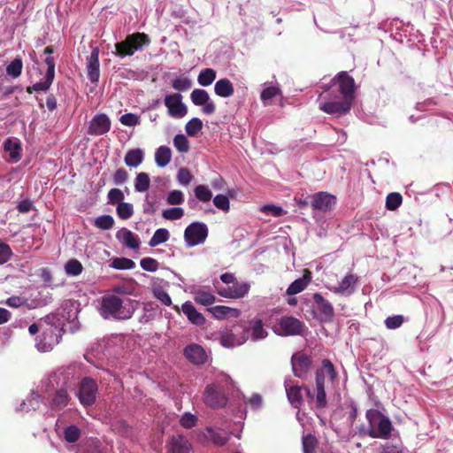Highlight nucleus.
<instances>
[{
  "mask_svg": "<svg viewBox=\"0 0 453 453\" xmlns=\"http://www.w3.org/2000/svg\"><path fill=\"white\" fill-rule=\"evenodd\" d=\"M365 417L369 423L367 434L371 438L388 439L389 437L393 426L388 417L374 409L368 410L365 413Z\"/></svg>",
  "mask_w": 453,
  "mask_h": 453,
  "instance_id": "1",
  "label": "nucleus"
},
{
  "mask_svg": "<svg viewBox=\"0 0 453 453\" xmlns=\"http://www.w3.org/2000/svg\"><path fill=\"white\" fill-rule=\"evenodd\" d=\"M133 313L134 310L123 306V302L118 296L107 295L102 299L101 315L104 319L125 320L130 319Z\"/></svg>",
  "mask_w": 453,
  "mask_h": 453,
  "instance_id": "2",
  "label": "nucleus"
},
{
  "mask_svg": "<svg viewBox=\"0 0 453 453\" xmlns=\"http://www.w3.org/2000/svg\"><path fill=\"white\" fill-rule=\"evenodd\" d=\"M150 42V39L148 35L136 32L128 35L124 41L115 43L116 51L114 54L119 58L130 57Z\"/></svg>",
  "mask_w": 453,
  "mask_h": 453,
  "instance_id": "3",
  "label": "nucleus"
},
{
  "mask_svg": "<svg viewBox=\"0 0 453 453\" xmlns=\"http://www.w3.org/2000/svg\"><path fill=\"white\" fill-rule=\"evenodd\" d=\"M319 98L320 100L319 104V110L336 117L348 113L353 104V102L349 101V99L338 96L327 97L324 94H320Z\"/></svg>",
  "mask_w": 453,
  "mask_h": 453,
  "instance_id": "4",
  "label": "nucleus"
},
{
  "mask_svg": "<svg viewBox=\"0 0 453 453\" xmlns=\"http://www.w3.org/2000/svg\"><path fill=\"white\" fill-rule=\"evenodd\" d=\"M249 339V329L242 325H234L221 334L220 343L226 348L239 346Z\"/></svg>",
  "mask_w": 453,
  "mask_h": 453,
  "instance_id": "5",
  "label": "nucleus"
},
{
  "mask_svg": "<svg viewBox=\"0 0 453 453\" xmlns=\"http://www.w3.org/2000/svg\"><path fill=\"white\" fill-rule=\"evenodd\" d=\"M331 86H337L341 96L354 102L356 83L352 76L347 72L338 73L330 81Z\"/></svg>",
  "mask_w": 453,
  "mask_h": 453,
  "instance_id": "6",
  "label": "nucleus"
},
{
  "mask_svg": "<svg viewBox=\"0 0 453 453\" xmlns=\"http://www.w3.org/2000/svg\"><path fill=\"white\" fill-rule=\"evenodd\" d=\"M203 401L204 404L212 409L224 407L227 398L223 392L222 387L217 384H209L205 387Z\"/></svg>",
  "mask_w": 453,
  "mask_h": 453,
  "instance_id": "7",
  "label": "nucleus"
},
{
  "mask_svg": "<svg viewBox=\"0 0 453 453\" xmlns=\"http://www.w3.org/2000/svg\"><path fill=\"white\" fill-rule=\"evenodd\" d=\"M208 235V228L204 223L193 222L184 232V239L188 247H194L203 243Z\"/></svg>",
  "mask_w": 453,
  "mask_h": 453,
  "instance_id": "8",
  "label": "nucleus"
},
{
  "mask_svg": "<svg viewBox=\"0 0 453 453\" xmlns=\"http://www.w3.org/2000/svg\"><path fill=\"white\" fill-rule=\"evenodd\" d=\"M98 387L95 380L86 377L80 383L77 396L83 406H90L95 403Z\"/></svg>",
  "mask_w": 453,
  "mask_h": 453,
  "instance_id": "9",
  "label": "nucleus"
},
{
  "mask_svg": "<svg viewBox=\"0 0 453 453\" xmlns=\"http://www.w3.org/2000/svg\"><path fill=\"white\" fill-rule=\"evenodd\" d=\"M291 365L294 375L303 379L311 368L312 358L304 352L298 351L293 354Z\"/></svg>",
  "mask_w": 453,
  "mask_h": 453,
  "instance_id": "10",
  "label": "nucleus"
},
{
  "mask_svg": "<svg viewBox=\"0 0 453 453\" xmlns=\"http://www.w3.org/2000/svg\"><path fill=\"white\" fill-rule=\"evenodd\" d=\"M164 103L169 115L173 118H182L188 112L187 106L182 103V96L180 93L166 95Z\"/></svg>",
  "mask_w": 453,
  "mask_h": 453,
  "instance_id": "11",
  "label": "nucleus"
},
{
  "mask_svg": "<svg viewBox=\"0 0 453 453\" xmlns=\"http://www.w3.org/2000/svg\"><path fill=\"white\" fill-rule=\"evenodd\" d=\"M311 207L323 212L333 210L336 204V197L327 192L320 191L311 196Z\"/></svg>",
  "mask_w": 453,
  "mask_h": 453,
  "instance_id": "12",
  "label": "nucleus"
},
{
  "mask_svg": "<svg viewBox=\"0 0 453 453\" xmlns=\"http://www.w3.org/2000/svg\"><path fill=\"white\" fill-rule=\"evenodd\" d=\"M190 98L196 106H203V112L211 115L216 111V104L210 99L208 92L202 88H196L191 92Z\"/></svg>",
  "mask_w": 453,
  "mask_h": 453,
  "instance_id": "13",
  "label": "nucleus"
},
{
  "mask_svg": "<svg viewBox=\"0 0 453 453\" xmlns=\"http://www.w3.org/2000/svg\"><path fill=\"white\" fill-rule=\"evenodd\" d=\"M111 129V120L104 113L95 115L89 122L88 134L91 135H103Z\"/></svg>",
  "mask_w": 453,
  "mask_h": 453,
  "instance_id": "14",
  "label": "nucleus"
},
{
  "mask_svg": "<svg viewBox=\"0 0 453 453\" xmlns=\"http://www.w3.org/2000/svg\"><path fill=\"white\" fill-rule=\"evenodd\" d=\"M184 357L196 365H203L207 360V355L203 348L196 343L187 345L183 349Z\"/></svg>",
  "mask_w": 453,
  "mask_h": 453,
  "instance_id": "15",
  "label": "nucleus"
},
{
  "mask_svg": "<svg viewBox=\"0 0 453 453\" xmlns=\"http://www.w3.org/2000/svg\"><path fill=\"white\" fill-rule=\"evenodd\" d=\"M191 442L182 434L173 435L167 443L168 453H190Z\"/></svg>",
  "mask_w": 453,
  "mask_h": 453,
  "instance_id": "16",
  "label": "nucleus"
},
{
  "mask_svg": "<svg viewBox=\"0 0 453 453\" xmlns=\"http://www.w3.org/2000/svg\"><path fill=\"white\" fill-rule=\"evenodd\" d=\"M358 281V277L353 273L347 274L338 286L329 288L334 294L342 296H350L355 291V287Z\"/></svg>",
  "mask_w": 453,
  "mask_h": 453,
  "instance_id": "17",
  "label": "nucleus"
},
{
  "mask_svg": "<svg viewBox=\"0 0 453 453\" xmlns=\"http://www.w3.org/2000/svg\"><path fill=\"white\" fill-rule=\"evenodd\" d=\"M313 301L317 305L318 311L323 317V320L331 322L334 317V310L332 303L326 300L320 293L313 294Z\"/></svg>",
  "mask_w": 453,
  "mask_h": 453,
  "instance_id": "18",
  "label": "nucleus"
},
{
  "mask_svg": "<svg viewBox=\"0 0 453 453\" xmlns=\"http://www.w3.org/2000/svg\"><path fill=\"white\" fill-rule=\"evenodd\" d=\"M100 64H99V50L94 48L88 58L87 62V73L89 81L92 83H96L100 76Z\"/></svg>",
  "mask_w": 453,
  "mask_h": 453,
  "instance_id": "19",
  "label": "nucleus"
},
{
  "mask_svg": "<svg viewBox=\"0 0 453 453\" xmlns=\"http://www.w3.org/2000/svg\"><path fill=\"white\" fill-rule=\"evenodd\" d=\"M279 326L286 335L300 334L303 328V322L294 317H283Z\"/></svg>",
  "mask_w": 453,
  "mask_h": 453,
  "instance_id": "20",
  "label": "nucleus"
},
{
  "mask_svg": "<svg viewBox=\"0 0 453 453\" xmlns=\"http://www.w3.org/2000/svg\"><path fill=\"white\" fill-rule=\"evenodd\" d=\"M181 311L192 324L196 326H203L205 323V318L203 315L197 311L196 307L190 302L184 303L181 306Z\"/></svg>",
  "mask_w": 453,
  "mask_h": 453,
  "instance_id": "21",
  "label": "nucleus"
},
{
  "mask_svg": "<svg viewBox=\"0 0 453 453\" xmlns=\"http://www.w3.org/2000/svg\"><path fill=\"white\" fill-rule=\"evenodd\" d=\"M116 238L131 249H137L140 245V240L132 231L127 228H121L116 234Z\"/></svg>",
  "mask_w": 453,
  "mask_h": 453,
  "instance_id": "22",
  "label": "nucleus"
},
{
  "mask_svg": "<svg viewBox=\"0 0 453 453\" xmlns=\"http://www.w3.org/2000/svg\"><path fill=\"white\" fill-rule=\"evenodd\" d=\"M214 318L217 319H224L226 318H237L240 315V311L235 308H231L225 305H216L208 309Z\"/></svg>",
  "mask_w": 453,
  "mask_h": 453,
  "instance_id": "23",
  "label": "nucleus"
},
{
  "mask_svg": "<svg viewBox=\"0 0 453 453\" xmlns=\"http://www.w3.org/2000/svg\"><path fill=\"white\" fill-rule=\"evenodd\" d=\"M71 397L65 388L57 390L50 402V407L51 410L58 411L65 408Z\"/></svg>",
  "mask_w": 453,
  "mask_h": 453,
  "instance_id": "24",
  "label": "nucleus"
},
{
  "mask_svg": "<svg viewBox=\"0 0 453 453\" xmlns=\"http://www.w3.org/2000/svg\"><path fill=\"white\" fill-rule=\"evenodd\" d=\"M316 382V408L324 409L327 405L326 394L325 391V384H323V375L322 372L318 373L317 378H315Z\"/></svg>",
  "mask_w": 453,
  "mask_h": 453,
  "instance_id": "25",
  "label": "nucleus"
},
{
  "mask_svg": "<svg viewBox=\"0 0 453 453\" xmlns=\"http://www.w3.org/2000/svg\"><path fill=\"white\" fill-rule=\"evenodd\" d=\"M204 436L217 446H223L228 441L227 434L222 429H213L207 427Z\"/></svg>",
  "mask_w": 453,
  "mask_h": 453,
  "instance_id": "26",
  "label": "nucleus"
},
{
  "mask_svg": "<svg viewBox=\"0 0 453 453\" xmlns=\"http://www.w3.org/2000/svg\"><path fill=\"white\" fill-rule=\"evenodd\" d=\"M214 92L220 97H230L234 93V85L226 78L220 79L214 85Z\"/></svg>",
  "mask_w": 453,
  "mask_h": 453,
  "instance_id": "27",
  "label": "nucleus"
},
{
  "mask_svg": "<svg viewBox=\"0 0 453 453\" xmlns=\"http://www.w3.org/2000/svg\"><path fill=\"white\" fill-rule=\"evenodd\" d=\"M311 280V273L306 270L303 278L294 280L287 288V295L293 296L302 292L307 287Z\"/></svg>",
  "mask_w": 453,
  "mask_h": 453,
  "instance_id": "28",
  "label": "nucleus"
},
{
  "mask_svg": "<svg viewBox=\"0 0 453 453\" xmlns=\"http://www.w3.org/2000/svg\"><path fill=\"white\" fill-rule=\"evenodd\" d=\"M320 372H322L323 375V384H325L326 376H327L329 380L332 382L334 381V380L337 377V372L335 370L334 365L327 358L322 360L321 366L318 368L316 371L315 378H317L318 373Z\"/></svg>",
  "mask_w": 453,
  "mask_h": 453,
  "instance_id": "29",
  "label": "nucleus"
},
{
  "mask_svg": "<svg viewBox=\"0 0 453 453\" xmlns=\"http://www.w3.org/2000/svg\"><path fill=\"white\" fill-rule=\"evenodd\" d=\"M302 389L300 386H291L286 389L288 399L296 409H299L303 403Z\"/></svg>",
  "mask_w": 453,
  "mask_h": 453,
  "instance_id": "30",
  "label": "nucleus"
},
{
  "mask_svg": "<svg viewBox=\"0 0 453 453\" xmlns=\"http://www.w3.org/2000/svg\"><path fill=\"white\" fill-rule=\"evenodd\" d=\"M172 159V150L167 146H160L155 152V161L157 166H166Z\"/></svg>",
  "mask_w": 453,
  "mask_h": 453,
  "instance_id": "31",
  "label": "nucleus"
},
{
  "mask_svg": "<svg viewBox=\"0 0 453 453\" xmlns=\"http://www.w3.org/2000/svg\"><path fill=\"white\" fill-rule=\"evenodd\" d=\"M144 158V153L141 149L129 150L124 158L125 164L129 167H136Z\"/></svg>",
  "mask_w": 453,
  "mask_h": 453,
  "instance_id": "32",
  "label": "nucleus"
},
{
  "mask_svg": "<svg viewBox=\"0 0 453 453\" xmlns=\"http://www.w3.org/2000/svg\"><path fill=\"white\" fill-rule=\"evenodd\" d=\"M249 333L251 332V338L253 341L262 340L267 336V332L264 329V325L261 319H255L250 322V326H246Z\"/></svg>",
  "mask_w": 453,
  "mask_h": 453,
  "instance_id": "33",
  "label": "nucleus"
},
{
  "mask_svg": "<svg viewBox=\"0 0 453 453\" xmlns=\"http://www.w3.org/2000/svg\"><path fill=\"white\" fill-rule=\"evenodd\" d=\"M194 300L197 303L207 306L212 304L216 297L210 292L199 289L194 292Z\"/></svg>",
  "mask_w": 453,
  "mask_h": 453,
  "instance_id": "34",
  "label": "nucleus"
},
{
  "mask_svg": "<svg viewBox=\"0 0 453 453\" xmlns=\"http://www.w3.org/2000/svg\"><path fill=\"white\" fill-rule=\"evenodd\" d=\"M4 150L9 153L12 159L19 161L20 159L21 146L19 143L7 139L4 142Z\"/></svg>",
  "mask_w": 453,
  "mask_h": 453,
  "instance_id": "35",
  "label": "nucleus"
},
{
  "mask_svg": "<svg viewBox=\"0 0 453 453\" xmlns=\"http://www.w3.org/2000/svg\"><path fill=\"white\" fill-rule=\"evenodd\" d=\"M216 79V71L211 68L202 70L197 77L198 83L203 87L210 86Z\"/></svg>",
  "mask_w": 453,
  "mask_h": 453,
  "instance_id": "36",
  "label": "nucleus"
},
{
  "mask_svg": "<svg viewBox=\"0 0 453 453\" xmlns=\"http://www.w3.org/2000/svg\"><path fill=\"white\" fill-rule=\"evenodd\" d=\"M170 237L169 231L165 228H159L155 231L153 236L150 238L149 242V245L150 247H156L161 243H164L168 241Z\"/></svg>",
  "mask_w": 453,
  "mask_h": 453,
  "instance_id": "37",
  "label": "nucleus"
},
{
  "mask_svg": "<svg viewBox=\"0 0 453 453\" xmlns=\"http://www.w3.org/2000/svg\"><path fill=\"white\" fill-rule=\"evenodd\" d=\"M150 180L146 173H139L135 178L134 189L137 192H145L150 188Z\"/></svg>",
  "mask_w": 453,
  "mask_h": 453,
  "instance_id": "38",
  "label": "nucleus"
},
{
  "mask_svg": "<svg viewBox=\"0 0 453 453\" xmlns=\"http://www.w3.org/2000/svg\"><path fill=\"white\" fill-rule=\"evenodd\" d=\"M172 87L177 91H187L192 87V81L182 74L172 81Z\"/></svg>",
  "mask_w": 453,
  "mask_h": 453,
  "instance_id": "39",
  "label": "nucleus"
},
{
  "mask_svg": "<svg viewBox=\"0 0 453 453\" xmlns=\"http://www.w3.org/2000/svg\"><path fill=\"white\" fill-rule=\"evenodd\" d=\"M22 67L21 58H16L6 66V73L12 78H18L21 74Z\"/></svg>",
  "mask_w": 453,
  "mask_h": 453,
  "instance_id": "40",
  "label": "nucleus"
},
{
  "mask_svg": "<svg viewBox=\"0 0 453 453\" xmlns=\"http://www.w3.org/2000/svg\"><path fill=\"white\" fill-rule=\"evenodd\" d=\"M302 444L303 453H315L318 440L314 435L309 434L303 437Z\"/></svg>",
  "mask_w": 453,
  "mask_h": 453,
  "instance_id": "41",
  "label": "nucleus"
},
{
  "mask_svg": "<svg viewBox=\"0 0 453 453\" xmlns=\"http://www.w3.org/2000/svg\"><path fill=\"white\" fill-rule=\"evenodd\" d=\"M53 81L54 78L45 74L43 81L36 82L33 86H28L27 88V92L32 94L34 91H47L51 86Z\"/></svg>",
  "mask_w": 453,
  "mask_h": 453,
  "instance_id": "42",
  "label": "nucleus"
},
{
  "mask_svg": "<svg viewBox=\"0 0 453 453\" xmlns=\"http://www.w3.org/2000/svg\"><path fill=\"white\" fill-rule=\"evenodd\" d=\"M402 202L403 197L400 193H389L386 198V208L389 211H395L402 204Z\"/></svg>",
  "mask_w": 453,
  "mask_h": 453,
  "instance_id": "43",
  "label": "nucleus"
},
{
  "mask_svg": "<svg viewBox=\"0 0 453 453\" xmlns=\"http://www.w3.org/2000/svg\"><path fill=\"white\" fill-rule=\"evenodd\" d=\"M194 193L196 197L203 203L211 201L212 198V193L207 186L198 185L195 188Z\"/></svg>",
  "mask_w": 453,
  "mask_h": 453,
  "instance_id": "44",
  "label": "nucleus"
},
{
  "mask_svg": "<svg viewBox=\"0 0 453 453\" xmlns=\"http://www.w3.org/2000/svg\"><path fill=\"white\" fill-rule=\"evenodd\" d=\"M65 273L68 275L78 276L82 273L83 266L77 259H71L65 265Z\"/></svg>",
  "mask_w": 453,
  "mask_h": 453,
  "instance_id": "45",
  "label": "nucleus"
},
{
  "mask_svg": "<svg viewBox=\"0 0 453 453\" xmlns=\"http://www.w3.org/2000/svg\"><path fill=\"white\" fill-rule=\"evenodd\" d=\"M135 263L132 259L127 257H117L111 262V267L118 270L133 269Z\"/></svg>",
  "mask_w": 453,
  "mask_h": 453,
  "instance_id": "46",
  "label": "nucleus"
},
{
  "mask_svg": "<svg viewBox=\"0 0 453 453\" xmlns=\"http://www.w3.org/2000/svg\"><path fill=\"white\" fill-rule=\"evenodd\" d=\"M203 128V122L198 118L191 119L185 127V130L189 136H195Z\"/></svg>",
  "mask_w": 453,
  "mask_h": 453,
  "instance_id": "47",
  "label": "nucleus"
},
{
  "mask_svg": "<svg viewBox=\"0 0 453 453\" xmlns=\"http://www.w3.org/2000/svg\"><path fill=\"white\" fill-rule=\"evenodd\" d=\"M114 225V219L111 215H102L96 219L95 226L102 230H109Z\"/></svg>",
  "mask_w": 453,
  "mask_h": 453,
  "instance_id": "48",
  "label": "nucleus"
},
{
  "mask_svg": "<svg viewBox=\"0 0 453 453\" xmlns=\"http://www.w3.org/2000/svg\"><path fill=\"white\" fill-rule=\"evenodd\" d=\"M80 436L81 430L76 426H69L64 431V438L68 442H76L80 439Z\"/></svg>",
  "mask_w": 453,
  "mask_h": 453,
  "instance_id": "49",
  "label": "nucleus"
},
{
  "mask_svg": "<svg viewBox=\"0 0 453 453\" xmlns=\"http://www.w3.org/2000/svg\"><path fill=\"white\" fill-rule=\"evenodd\" d=\"M117 214L121 219H127L134 214V208L131 203H120L117 206Z\"/></svg>",
  "mask_w": 453,
  "mask_h": 453,
  "instance_id": "50",
  "label": "nucleus"
},
{
  "mask_svg": "<svg viewBox=\"0 0 453 453\" xmlns=\"http://www.w3.org/2000/svg\"><path fill=\"white\" fill-rule=\"evenodd\" d=\"M173 144L176 150L180 153H186L189 150V142L184 134L175 135Z\"/></svg>",
  "mask_w": 453,
  "mask_h": 453,
  "instance_id": "51",
  "label": "nucleus"
},
{
  "mask_svg": "<svg viewBox=\"0 0 453 453\" xmlns=\"http://www.w3.org/2000/svg\"><path fill=\"white\" fill-rule=\"evenodd\" d=\"M184 211L180 207H173L166 210H164L162 212V216L164 219L167 220H177L183 217Z\"/></svg>",
  "mask_w": 453,
  "mask_h": 453,
  "instance_id": "52",
  "label": "nucleus"
},
{
  "mask_svg": "<svg viewBox=\"0 0 453 453\" xmlns=\"http://www.w3.org/2000/svg\"><path fill=\"white\" fill-rule=\"evenodd\" d=\"M249 285L247 283L236 284L232 288H229L230 298H241L243 297L249 291Z\"/></svg>",
  "mask_w": 453,
  "mask_h": 453,
  "instance_id": "53",
  "label": "nucleus"
},
{
  "mask_svg": "<svg viewBox=\"0 0 453 453\" xmlns=\"http://www.w3.org/2000/svg\"><path fill=\"white\" fill-rule=\"evenodd\" d=\"M197 420L198 418L196 415L185 412L180 419V424L184 428L189 429L196 426Z\"/></svg>",
  "mask_w": 453,
  "mask_h": 453,
  "instance_id": "54",
  "label": "nucleus"
},
{
  "mask_svg": "<svg viewBox=\"0 0 453 453\" xmlns=\"http://www.w3.org/2000/svg\"><path fill=\"white\" fill-rule=\"evenodd\" d=\"M213 204L215 205V207H217L218 209H219L225 212H227L230 209L229 199L225 195H217L213 198Z\"/></svg>",
  "mask_w": 453,
  "mask_h": 453,
  "instance_id": "55",
  "label": "nucleus"
},
{
  "mask_svg": "<svg viewBox=\"0 0 453 453\" xmlns=\"http://www.w3.org/2000/svg\"><path fill=\"white\" fill-rule=\"evenodd\" d=\"M108 203L110 204H119L120 203H123V200L125 198L124 193L119 189V188H111L108 192Z\"/></svg>",
  "mask_w": 453,
  "mask_h": 453,
  "instance_id": "56",
  "label": "nucleus"
},
{
  "mask_svg": "<svg viewBox=\"0 0 453 453\" xmlns=\"http://www.w3.org/2000/svg\"><path fill=\"white\" fill-rule=\"evenodd\" d=\"M141 267L147 272H156L158 269V262L152 257H144L140 262Z\"/></svg>",
  "mask_w": 453,
  "mask_h": 453,
  "instance_id": "57",
  "label": "nucleus"
},
{
  "mask_svg": "<svg viewBox=\"0 0 453 453\" xmlns=\"http://www.w3.org/2000/svg\"><path fill=\"white\" fill-rule=\"evenodd\" d=\"M403 321L402 315H395L385 319V326L388 329H396L403 325Z\"/></svg>",
  "mask_w": 453,
  "mask_h": 453,
  "instance_id": "58",
  "label": "nucleus"
},
{
  "mask_svg": "<svg viewBox=\"0 0 453 453\" xmlns=\"http://www.w3.org/2000/svg\"><path fill=\"white\" fill-rule=\"evenodd\" d=\"M13 255L11 247L5 243L0 242V265H4L8 262Z\"/></svg>",
  "mask_w": 453,
  "mask_h": 453,
  "instance_id": "59",
  "label": "nucleus"
},
{
  "mask_svg": "<svg viewBox=\"0 0 453 453\" xmlns=\"http://www.w3.org/2000/svg\"><path fill=\"white\" fill-rule=\"evenodd\" d=\"M155 297L159 300L164 305L170 306L172 299L167 292L161 288H155L153 290Z\"/></svg>",
  "mask_w": 453,
  "mask_h": 453,
  "instance_id": "60",
  "label": "nucleus"
},
{
  "mask_svg": "<svg viewBox=\"0 0 453 453\" xmlns=\"http://www.w3.org/2000/svg\"><path fill=\"white\" fill-rule=\"evenodd\" d=\"M119 121L124 126L134 127L140 123V119L134 113H126L120 117Z\"/></svg>",
  "mask_w": 453,
  "mask_h": 453,
  "instance_id": "61",
  "label": "nucleus"
},
{
  "mask_svg": "<svg viewBox=\"0 0 453 453\" xmlns=\"http://www.w3.org/2000/svg\"><path fill=\"white\" fill-rule=\"evenodd\" d=\"M177 179L180 184L188 186L191 182L193 175L188 168L182 167L178 172Z\"/></svg>",
  "mask_w": 453,
  "mask_h": 453,
  "instance_id": "62",
  "label": "nucleus"
},
{
  "mask_svg": "<svg viewBox=\"0 0 453 453\" xmlns=\"http://www.w3.org/2000/svg\"><path fill=\"white\" fill-rule=\"evenodd\" d=\"M184 202L183 194L180 190H173L167 196V203L171 205L181 204Z\"/></svg>",
  "mask_w": 453,
  "mask_h": 453,
  "instance_id": "63",
  "label": "nucleus"
},
{
  "mask_svg": "<svg viewBox=\"0 0 453 453\" xmlns=\"http://www.w3.org/2000/svg\"><path fill=\"white\" fill-rule=\"evenodd\" d=\"M128 179V173L125 168H119L113 174V182L116 185L126 182Z\"/></svg>",
  "mask_w": 453,
  "mask_h": 453,
  "instance_id": "64",
  "label": "nucleus"
}]
</instances>
